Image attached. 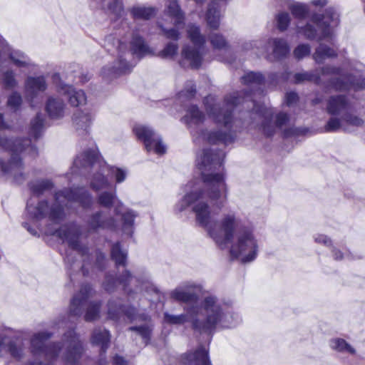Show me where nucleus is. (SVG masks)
<instances>
[{
  "label": "nucleus",
  "instance_id": "1",
  "mask_svg": "<svg viewBox=\"0 0 365 365\" xmlns=\"http://www.w3.org/2000/svg\"><path fill=\"white\" fill-rule=\"evenodd\" d=\"M224 157L222 152L212 153L207 150L197 155V166L201 172L206 191L195 187L176 205V208L182 212L191 207L196 221L207 230L222 249L231 243L230 255L242 262H249L255 259L257 252V241L252 232L247 229L238 230L234 241V233L239 225L238 219L234 214L229 213L222 217L220 223H215L207 202L209 200L215 208L220 210L227 201V190L223 175L215 172L222 166Z\"/></svg>",
  "mask_w": 365,
  "mask_h": 365
},
{
  "label": "nucleus",
  "instance_id": "2",
  "mask_svg": "<svg viewBox=\"0 0 365 365\" xmlns=\"http://www.w3.org/2000/svg\"><path fill=\"white\" fill-rule=\"evenodd\" d=\"M200 288L193 284L178 287L171 292V297L177 301L190 304L186 314L173 315L165 314V322L170 324H182L190 322L193 329L202 331H211L220 324L222 327L234 326L228 320L225 308L214 296L205 297L199 305L197 302Z\"/></svg>",
  "mask_w": 365,
  "mask_h": 365
},
{
  "label": "nucleus",
  "instance_id": "3",
  "mask_svg": "<svg viewBox=\"0 0 365 365\" xmlns=\"http://www.w3.org/2000/svg\"><path fill=\"white\" fill-rule=\"evenodd\" d=\"M250 94L246 95V97H240L239 93H233L232 96L227 97L222 106L215 103V99L212 96H207L205 98V105L207 114L217 123L223 124L226 130L230 128L232 120V108L241 103H251L253 106L252 110L256 113L262 115L265 120L269 122L272 118V111L269 108L257 105L253 99L248 101Z\"/></svg>",
  "mask_w": 365,
  "mask_h": 365
},
{
  "label": "nucleus",
  "instance_id": "4",
  "mask_svg": "<svg viewBox=\"0 0 365 365\" xmlns=\"http://www.w3.org/2000/svg\"><path fill=\"white\" fill-rule=\"evenodd\" d=\"M0 147L11 153V159L8 162L0 160L1 170L4 174L14 176L16 180H19V177L23 176V163L18 155L22 154L23 156L29 155L31 158L38 155V150L31 143V140L9 139L1 133H0Z\"/></svg>",
  "mask_w": 365,
  "mask_h": 365
},
{
  "label": "nucleus",
  "instance_id": "5",
  "mask_svg": "<svg viewBox=\"0 0 365 365\" xmlns=\"http://www.w3.org/2000/svg\"><path fill=\"white\" fill-rule=\"evenodd\" d=\"M205 119V114L195 106H190L183 118L195 143L203 141L215 144L222 142L227 144L232 142L233 137L230 131L199 130L197 128L204 122Z\"/></svg>",
  "mask_w": 365,
  "mask_h": 365
},
{
  "label": "nucleus",
  "instance_id": "6",
  "mask_svg": "<svg viewBox=\"0 0 365 365\" xmlns=\"http://www.w3.org/2000/svg\"><path fill=\"white\" fill-rule=\"evenodd\" d=\"M339 22V14L336 11L329 8L326 11L324 16L315 14L312 16L310 22L304 26L297 24L298 32L304 35L309 39L317 38L319 41L331 39L333 32L330 24L337 26Z\"/></svg>",
  "mask_w": 365,
  "mask_h": 365
},
{
  "label": "nucleus",
  "instance_id": "7",
  "mask_svg": "<svg viewBox=\"0 0 365 365\" xmlns=\"http://www.w3.org/2000/svg\"><path fill=\"white\" fill-rule=\"evenodd\" d=\"M133 132L138 139L143 141L148 152L153 151L158 155H163L165 153L166 147L163 143L161 138L148 127L136 125L133 128Z\"/></svg>",
  "mask_w": 365,
  "mask_h": 365
},
{
  "label": "nucleus",
  "instance_id": "8",
  "mask_svg": "<svg viewBox=\"0 0 365 365\" xmlns=\"http://www.w3.org/2000/svg\"><path fill=\"white\" fill-rule=\"evenodd\" d=\"M68 202H78L82 206L88 207L91 203V197L84 188L63 190L56 194V201L61 205L65 201Z\"/></svg>",
  "mask_w": 365,
  "mask_h": 365
},
{
  "label": "nucleus",
  "instance_id": "9",
  "mask_svg": "<svg viewBox=\"0 0 365 365\" xmlns=\"http://www.w3.org/2000/svg\"><path fill=\"white\" fill-rule=\"evenodd\" d=\"M49 337L50 335L44 332L34 335L31 339L32 351L42 354L46 359H54L62 348L56 344L45 346V340Z\"/></svg>",
  "mask_w": 365,
  "mask_h": 365
},
{
  "label": "nucleus",
  "instance_id": "10",
  "mask_svg": "<svg viewBox=\"0 0 365 365\" xmlns=\"http://www.w3.org/2000/svg\"><path fill=\"white\" fill-rule=\"evenodd\" d=\"M66 349L63 353V359L68 365H76L82 353V346L73 331H70L66 335Z\"/></svg>",
  "mask_w": 365,
  "mask_h": 365
},
{
  "label": "nucleus",
  "instance_id": "11",
  "mask_svg": "<svg viewBox=\"0 0 365 365\" xmlns=\"http://www.w3.org/2000/svg\"><path fill=\"white\" fill-rule=\"evenodd\" d=\"M202 56L198 49L189 45H185L182 47L179 61L182 66L198 68L202 63Z\"/></svg>",
  "mask_w": 365,
  "mask_h": 365
},
{
  "label": "nucleus",
  "instance_id": "12",
  "mask_svg": "<svg viewBox=\"0 0 365 365\" xmlns=\"http://www.w3.org/2000/svg\"><path fill=\"white\" fill-rule=\"evenodd\" d=\"M91 293V288L89 285H83L79 293L73 297L70 305V313L73 316H80L82 314V309L87 303Z\"/></svg>",
  "mask_w": 365,
  "mask_h": 365
},
{
  "label": "nucleus",
  "instance_id": "13",
  "mask_svg": "<svg viewBox=\"0 0 365 365\" xmlns=\"http://www.w3.org/2000/svg\"><path fill=\"white\" fill-rule=\"evenodd\" d=\"M58 92L68 98V103L71 106L77 107L84 105L86 102V96L83 91L76 90L73 86L61 84Z\"/></svg>",
  "mask_w": 365,
  "mask_h": 365
},
{
  "label": "nucleus",
  "instance_id": "14",
  "mask_svg": "<svg viewBox=\"0 0 365 365\" xmlns=\"http://www.w3.org/2000/svg\"><path fill=\"white\" fill-rule=\"evenodd\" d=\"M56 234L63 242H67L71 248L79 249V230L76 226H63L56 232Z\"/></svg>",
  "mask_w": 365,
  "mask_h": 365
},
{
  "label": "nucleus",
  "instance_id": "15",
  "mask_svg": "<svg viewBox=\"0 0 365 365\" xmlns=\"http://www.w3.org/2000/svg\"><path fill=\"white\" fill-rule=\"evenodd\" d=\"M242 83L247 86L255 96L261 95L264 78L259 73L248 72L242 78Z\"/></svg>",
  "mask_w": 365,
  "mask_h": 365
},
{
  "label": "nucleus",
  "instance_id": "16",
  "mask_svg": "<svg viewBox=\"0 0 365 365\" xmlns=\"http://www.w3.org/2000/svg\"><path fill=\"white\" fill-rule=\"evenodd\" d=\"M268 48L272 49V53L267 58L270 61L279 59L286 56L289 52V48L287 42L281 38L270 39L268 43Z\"/></svg>",
  "mask_w": 365,
  "mask_h": 365
},
{
  "label": "nucleus",
  "instance_id": "17",
  "mask_svg": "<svg viewBox=\"0 0 365 365\" xmlns=\"http://www.w3.org/2000/svg\"><path fill=\"white\" fill-rule=\"evenodd\" d=\"M349 103L345 96H331L327 101V110L331 115H340L349 110Z\"/></svg>",
  "mask_w": 365,
  "mask_h": 365
},
{
  "label": "nucleus",
  "instance_id": "18",
  "mask_svg": "<svg viewBox=\"0 0 365 365\" xmlns=\"http://www.w3.org/2000/svg\"><path fill=\"white\" fill-rule=\"evenodd\" d=\"M26 93L28 97L34 98L38 92L44 91L46 83L43 77H29L25 84Z\"/></svg>",
  "mask_w": 365,
  "mask_h": 365
},
{
  "label": "nucleus",
  "instance_id": "19",
  "mask_svg": "<svg viewBox=\"0 0 365 365\" xmlns=\"http://www.w3.org/2000/svg\"><path fill=\"white\" fill-rule=\"evenodd\" d=\"M96 163H98L99 165L101 166V163L99 160L98 152L92 149L77 156L73 162V165L79 168L81 167H86L91 165H94Z\"/></svg>",
  "mask_w": 365,
  "mask_h": 365
},
{
  "label": "nucleus",
  "instance_id": "20",
  "mask_svg": "<svg viewBox=\"0 0 365 365\" xmlns=\"http://www.w3.org/2000/svg\"><path fill=\"white\" fill-rule=\"evenodd\" d=\"M46 109L51 118H59L63 116L66 106L60 98L51 97L48 99Z\"/></svg>",
  "mask_w": 365,
  "mask_h": 365
},
{
  "label": "nucleus",
  "instance_id": "21",
  "mask_svg": "<svg viewBox=\"0 0 365 365\" xmlns=\"http://www.w3.org/2000/svg\"><path fill=\"white\" fill-rule=\"evenodd\" d=\"M101 9L108 13L114 14L115 16H121L123 13L122 2L119 0H93Z\"/></svg>",
  "mask_w": 365,
  "mask_h": 365
},
{
  "label": "nucleus",
  "instance_id": "22",
  "mask_svg": "<svg viewBox=\"0 0 365 365\" xmlns=\"http://www.w3.org/2000/svg\"><path fill=\"white\" fill-rule=\"evenodd\" d=\"M185 365H211L208 351L203 347L197 349L194 353L187 356Z\"/></svg>",
  "mask_w": 365,
  "mask_h": 365
},
{
  "label": "nucleus",
  "instance_id": "23",
  "mask_svg": "<svg viewBox=\"0 0 365 365\" xmlns=\"http://www.w3.org/2000/svg\"><path fill=\"white\" fill-rule=\"evenodd\" d=\"M93 120V115L89 110H77L73 117V124L76 130H86Z\"/></svg>",
  "mask_w": 365,
  "mask_h": 365
},
{
  "label": "nucleus",
  "instance_id": "24",
  "mask_svg": "<svg viewBox=\"0 0 365 365\" xmlns=\"http://www.w3.org/2000/svg\"><path fill=\"white\" fill-rule=\"evenodd\" d=\"M343 79H337L336 82L331 83L332 87L336 90H347L351 87L354 89H361L365 87V78L361 83L355 81L352 76H341Z\"/></svg>",
  "mask_w": 365,
  "mask_h": 365
},
{
  "label": "nucleus",
  "instance_id": "25",
  "mask_svg": "<svg viewBox=\"0 0 365 365\" xmlns=\"http://www.w3.org/2000/svg\"><path fill=\"white\" fill-rule=\"evenodd\" d=\"M118 65H115L112 67H106L103 68L102 75L106 78L115 77L122 73H125L131 69V66L124 60H119L116 63Z\"/></svg>",
  "mask_w": 365,
  "mask_h": 365
},
{
  "label": "nucleus",
  "instance_id": "26",
  "mask_svg": "<svg viewBox=\"0 0 365 365\" xmlns=\"http://www.w3.org/2000/svg\"><path fill=\"white\" fill-rule=\"evenodd\" d=\"M165 13L174 21L175 26L183 24L184 16L176 0H170L168 2Z\"/></svg>",
  "mask_w": 365,
  "mask_h": 365
},
{
  "label": "nucleus",
  "instance_id": "27",
  "mask_svg": "<svg viewBox=\"0 0 365 365\" xmlns=\"http://www.w3.org/2000/svg\"><path fill=\"white\" fill-rule=\"evenodd\" d=\"M91 341L94 344L100 345L101 351L106 352L110 341L109 332L106 329H95L92 334Z\"/></svg>",
  "mask_w": 365,
  "mask_h": 365
},
{
  "label": "nucleus",
  "instance_id": "28",
  "mask_svg": "<svg viewBox=\"0 0 365 365\" xmlns=\"http://www.w3.org/2000/svg\"><path fill=\"white\" fill-rule=\"evenodd\" d=\"M13 63L20 68H28L33 65L31 59L19 50H11L8 53Z\"/></svg>",
  "mask_w": 365,
  "mask_h": 365
},
{
  "label": "nucleus",
  "instance_id": "29",
  "mask_svg": "<svg viewBox=\"0 0 365 365\" xmlns=\"http://www.w3.org/2000/svg\"><path fill=\"white\" fill-rule=\"evenodd\" d=\"M336 56V51L333 48L324 44H320L316 49L313 55V58L317 63H322L327 58H333Z\"/></svg>",
  "mask_w": 365,
  "mask_h": 365
},
{
  "label": "nucleus",
  "instance_id": "30",
  "mask_svg": "<svg viewBox=\"0 0 365 365\" xmlns=\"http://www.w3.org/2000/svg\"><path fill=\"white\" fill-rule=\"evenodd\" d=\"M130 14L135 19L148 20L155 15L156 11L153 7L138 6L130 9Z\"/></svg>",
  "mask_w": 365,
  "mask_h": 365
},
{
  "label": "nucleus",
  "instance_id": "31",
  "mask_svg": "<svg viewBox=\"0 0 365 365\" xmlns=\"http://www.w3.org/2000/svg\"><path fill=\"white\" fill-rule=\"evenodd\" d=\"M188 38L195 46H201L205 43V37L201 34L199 26L195 24H189L187 26Z\"/></svg>",
  "mask_w": 365,
  "mask_h": 365
},
{
  "label": "nucleus",
  "instance_id": "32",
  "mask_svg": "<svg viewBox=\"0 0 365 365\" xmlns=\"http://www.w3.org/2000/svg\"><path fill=\"white\" fill-rule=\"evenodd\" d=\"M294 82L297 83L305 81H312L317 84L320 83V73L319 71H313L310 72L298 73L294 75Z\"/></svg>",
  "mask_w": 365,
  "mask_h": 365
},
{
  "label": "nucleus",
  "instance_id": "33",
  "mask_svg": "<svg viewBox=\"0 0 365 365\" xmlns=\"http://www.w3.org/2000/svg\"><path fill=\"white\" fill-rule=\"evenodd\" d=\"M98 202L101 205L104 207H110V205L115 204L116 213L121 214L120 206L122 205L120 202H117L114 194L107 192H103L98 197Z\"/></svg>",
  "mask_w": 365,
  "mask_h": 365
},
{
  "label": "nucleus",
  "instance_id": "34",
  "mask_svg": "<svg viewBox=\"0 0 365 365\" xmlns=\"http://www.w3.org/2000/svg\"><path fill=\"white\" fill-rule=\"evenodd\" d=\"M32 199L27 203L28 212L36 218H41L45 217L48 212V205L46 202H41L38 204L37 207H34L31 205Z\"/></svg>",
  "mask_w": 365,
  "mask_h": 365
},
{
  "label": "nucleus",
  "instance_id": "35",
  "mask_svg": "<svg viewBox=\"0 0 365 365\" xmlns=\"http://www.w3.org/2000/svg\"><path fill=\"white\" fill-rule=\"evenodd\" d=\"M330 346L332 349L339 352H348L351 354H355V349L342 339L336 338L331 340Z\"/></svg>",
  "mask_w": 365,
  "mask_h": 365
},
{
  "label": "nucleus",
  "instance_id": "36",
  "mask_svg": "<svg viewBox=\"0 0 365 365\" xmlns=\"http://www.w3.org/2000/svg\"><path fill=\"white\" fill-rule=\"evenodd\" d=\"M111 257L117 265H125L127 252L122 250L118 243L113 246L111 249Z\"/></svg>",
  "mask_w": 365,
  "mask_h": 365
},
{
  "label": "nucleus",
  "instance_id": "37",
  "mask_svg": "<svg viewBox=\"0 0 365 365\" xmlns=\"http://www.w3.org/2000/svg\"><path fill=\"white\" fill-rule=\"evenodd\" d=\"M131 48L133 53L143 56L149 53V48L145 44L142 38L134 36L131 41Z\"/></svg>",
  "mask_w": 365,
  "mask_h": 365
},
{
  "label": "nucleus",
  "instance_id": "38",
  "mask_svg": "<svg viewBox=\"0 0 365 365\" xmlns=\"http://www.w3.org/2000/svg\"><path fill=\"white\" fill-rule=\"evenodd\" d=\"M129 330L136 332L137 334L142 337L144 344L145 345L148 344L152 332V328L150 324H145L142 326L131 327L129 328Z\"/></svg>",
  "mask_w": 365,
  "mask_h": 365
},
{
  "label": "nucleus",
  "instance_id": "39",
  "mask_svg": "<svg viewBox=\"0 0 365 365\" xmlns=\"http://www.w3.org/2000/svg\"><path fill=\"white\" fill-rule=\"evenodd\" d=\"M88 225L91 229L95 230L98 228L109 227L112 225V222L110 221L107 222L103 220L101 214L96 213L91 217Z\"/></svg>",
  "mask_w": 365,
  "mask_h": 365
},
{
  "label": "nucleus",
  "instance_id": "40",
  "mask_svg": "<svg viewBox=\"0 0 365 365\" xmlns=\"http://www.w3.org/2000/svg\"><path fill=\"white\" fill-rule=\"evenodd\" d=\"M340 129L346 130L342 117L341 119L337 118H331L324 126V130L326 132H335Z\"/></svg>",
  "mask_w": 365,
  "mask_h": 365
},
{
  "label": "nucleus",
  "instance_id": "41",
  "mask_svg": "<svg viewBox=\"0 0 365 365\" xmlns=\"http://www.w3.org/2000/svg\"><path fill=\"white\" fill-rule=\"evenodd\" d=\"M42 130L43 118L40 114H38L31 123L29 133L36 139L41 135Z\"/></svg>",
  "mask_w": 365,
  "mask_h": 365
},
{
  "label": "nucleus",
  "instance_id": "42",
  "mask_svg": "<svg viewBox=\"0 0 365 365\" xmlns=\"http://www.w3.org/2000/svg\"><path fill=\"white\" fill-rule=\"evenodd\" d=\"M124 313L130 321H135L137 319L147 322L148 317L146 315H138L135 314V311L133 307L125 308L124 307H119L118 308V314L120 313Z\"/></svg>",
  "mask_w": 365,
  "mask_h": 365
},
{
  "label": "nucleus",
  "instance_id": "43",
  "mask_svg": "<svg viewBox=\"0 0 365 365\" xmlns=\"http://www.w3.org/2000/svg\"><path fill=\"white\" fill-rule=\"evenodd\" d=\"M342 118L346 128V130H349V126L358 127L363 124V120L361 118H359L357 115L349 113V110L344 112Z\"/></svg>",
  "mask_w": 365,
  "mask_h": 365
},
{
  "label": "nucleus",
  "instance_id": "44",
  "mask_svg": "<svg viewBox=\"0 0 365 365\" xmlns=\"http://www.w3.org/2000/svg\"><path fill=\"white\" fill-rule=\"evenodd\" d=\"M100 304L98 302H90L87 307L85 315V320L92 322L97 319L99 317Z\"/></svg>",
  "mask_w": 365,
  "mask_h": 365
},
{
  "label": "nucleus",
  "instance_id": "45",
  "mask_svg": "<svg viewBox=\"0 0 365 365\" xmlns=\"http://www.w3.org/2000/svg\"><path fill=\"white\" fill-rule=\"evenodd\" d=\"M209 40L215 49H222L227 47V41L221 34L211 33L209 35Z\"/></svg>",
  "mask_w": 365,
  "mask_h": 365
},
{
  "label": "nucleus",
  "instance_id": "46",
  "mask_svg": "<svg viewBox=\"0 0 365 365\" xmlns=\"http://www.w3.org/2000/svg\"><path fill=\"white\" fill-rule=\"evenodd\" d=\"M91 185L94 190H98L107 187L108 182L102 173H97L93 177Z\"/></svg>",
  "mask_w": 365,
  "mask_h": 365
},
{
  "label": "nucleus",
  "instance_id": "47",
  "mask_svg": "<svg viewBox=\"0 0 365 365\" xmlns=\"http://www.w3.org/2000/svg\"><path fill=\"white\" fill-rule=\"evenodd\" d=\"M289 10L292 15L299 19L304 18L308 12L307 6L299 3L291 4Z\"/></svg>",
  "mask_w": 365,
  "mask_h": 365
},
{
  "label": "nucleus",
  "instance_id": "48",
  "mask_svg": "<svg viewBox=\"0 0 365 365\" xmlns=\"http://www.w3.org/2000/svg\"><path fill=\"white\" fill-rule=\"evenodd\" d=\"M2 83L6 88L11 89L16 86L17 81L15 74L11 71H8L3 74Z\"/></svg>",
  "mask_w": 365,
  "mask_h": 365
},
{
  "label": "nucleus",
  "instance_id": "49",
  "mask_svg": "<svg viewBox=\"0 0 365 365\" xmlns=\"http://www.w3.org/2000/svg\"><path fill=\"white\" fill-rule=\"evenodd\" d=\"M22 103V98L17 92L11 94L7 101L8 107L14 110H17Z\"/></svg>",
  "mask_w": 365,
  "mask_h": 365
},
{
  "label": "nucleus",
  "instance_id": "50",
  "mask_svg": "<svg viewBox=\"0 0 365 365\" xmlns=\"http://www.w3.org/2000/svg\"><path fill=\"white\" fill-rule=\"evenodd\" d=\"M178 49V46L177 43H169L166 45L164 49L160 52L159 56L164 58H172L176 55Z\"/></svg>",
  "mask_w": 365,
  "mask_h": 365
},
{
  "label": "nucleus",
  "instance_id": "51",
  "mask_svg": "<svg viewBox=\"0 0 365 365\" xmlns=\"http://www.w3.org/2000/svg\"><path fill=\"white\" fill-rule=\"evenodd\" d=\"M290 22V17L289 14L286 12L279 13L277 16V28L283 31H285Z\"/></svg>",
  "mask_w": 365,
  "mask_h": 365
},
{
  "label": "nucleus",
  "instance_id": "52",
  "mask_svg": "<svg viewBox=\"0 0 365 365\" xmlns=\"http://www.w3.org/2000/svg\"><path fill=\"white\" fill-rule=\"evenodd\" d=\"M51 186L52 184L49 180H42L32 184L31 189L34 194L38 195L43 190L49 189Z\"/></svg>",
  "mask_w": 365,
  "mask_h": 365
},
{
  "label": "nucleus",
  "instance_id": "53",
  "mask_svg": "<svg viewBox=\"0 0 365 365\" xmlns=\"http://www.w3.org/2000/svg\"><path fill=\"white\" fill-rule=\"evenodd\" d=\"M310 53V47L308 44H302L297 46L294 51V56L301 59L306 56H308Z\"/></svg>",
  "mask_w": 365,
  "mask_h": 365
},
{
  "label": "nucleus",
  "instance_id": "54",
  "mask_svg": "<svg viewBox=\"0 0 365 365\" xmlns=\"http://www.w3.org/2000/svg\"><path fill=\"white\" fill-rule=\"evenodd\" d=\"M136 215L133 213L132 211H128L125 213H122V218L124 223L125 229L128 227H132L134 221V218L135 217Z\"/></svg>",
  "mask_w": 365,
  "mask_h": 365
},
{
  "label": "nucleus",
  "instance_id": "55",
  "mask_svg": "<svg viewBox=\"0 0 365 365\" xmlns=\"http://www.w3.org/2000/svg\"><path fill=\"white\" fill-rule=\"evenodd\" d=\"M195 93V88L194 87V85L191 82H189V83L187 84V89L185 90V91H182L179 93V98H190L194 96Z\"/></svg>",
  "mask_w": 365,
  "mask_h": 365
},
{
  "label": "nucleus",
  "instance_id": "56",
  "mask_svg": "<svg viewBox=\"0 0 365 365\" xmlns=\"http://www.w3.org/2000/svg\"><path fill=\"white\" fill-rule=\"evenodd\" d=\"M110 170L111 173L115 175L117 182L120 183L125 179L126 173L125 170L115 168H112Z\"/></svg>",
  "mask_w": 365,
  "mask_h": 365
},
{
  "label": "nucleus",
  "instance_id": "57",
  "mask_svg": "<svg viewBox=\"0 0 365 365\" xmlns=\"http://www.w3.org/2000/svg\"><path fill=\"white\" fill-rule=\"evenodd\" d=\"M163 28L164 34L168 38L173 39V40H178L180 36V33L176 29H167L163 27V26H161Z\"/></svg>",
  "mask_w": 365,
  "mask_h": 365
},
{
  "label": "nucleus",
  "instance_id": "58",
  "mask_svg": "<svg viewBox=\"0 0 365 365\" xmlns=\"http://www.w3.org/2000/svg\"><path fill=\"white\" fill-rule=\"evenodd\" d=\"M62 216V209L61 207H53L51 210V212L49 213V217L52 220H58L60 219Z\"/></svg>",
  "mask_w": 365,
  "mask_h": 365
},
{
  "label": "nucleus",
  "instance_id": "59",
  "mask_svg": "<svg viewBox=\"0 0 365 365\" xmlns=\"http://www.w3.org/2000/svg\"><path fill=\"white\" fill-rule=\"evenodd\" d=\"M298 100V96L296 93L290 92L286 95V103L291 106L296 103Z\"/></svg>",
  "mask_w": 365,
  "mask_h": 365
},
{
  "label": "nucleus",
  "instance_id": "60",
  "mask_svg": "<svg viewBox=\"0 0 365 365\" xmlns=\"http://www.w3.org/2000/svg\"><path fill=\"white\" fill-rule=\"evenodd\" d=\"M287 120H288V116L286 113H279L276 116L277 125L279 127L282 126L283 125H284L286 123Z\"/></svg>",
  "mask_w": 365,
  "mask_h": 365
},
{
  "label": "nucleus",
  "instance_id": "61",
  "mask_svg": "<svg viewBox=\"0 0 365 365\" xmlns=\"http://www.w3.org/2000/svg\"><path fill=\"white\" fill-rule=\"evenodd\" d=\"M321 74L322 75H329V74H339V70L338 68L330 67V66H326L321 69Z\"/></svg>",
  "mask_w": 365,
  "mask_h": 365
},
{
  "label": "nucleus",
  "instance_id": "62",
  "mask_svg": "<svg viewBox=\"0 0 365 365\" xmlns=\"http://www.w3.org/2000/svg\"><path fill=\"white\" fill-rule=\"evenodd\" d=\"M315 241L318 243H323L326 245L330 244V240L325 235H319L315 238Z\"/></svg>",
  "mask_w": 365,
  "mask_h": 365
},
{
  "label": "nucleus",
  "instance_id": "63",
  "mask_svg": "<svg viewBox=\"0 0 365 365\" xmlns=\"http://www.w3.org/2000/svg\"><path fill=\"white\" fill-rule=\"evenodd\" d=\"M9 351L11 352V354L16 357V358H20L21 357V350H19L16 346L14 345H11L9 347Z\"/></svg>",
  "mask_w": 365,
  "mask_h": 365
},
{
  "label": "nucleus",
  "instance_id": "64",
  "mask_svg": "<svg viewBox=\"0 0 365 365\" xmlns=\"http://www.w3.org/2000/svg\"><path fill=\"white\" fill-rule=\"evenodd\" d=\"M113 365H127V361L123 357L117 355L113 358Z\"/></svg>",
  "mask_w": 365,
  "mask_h": 365
}]
</instances>
